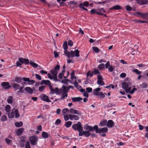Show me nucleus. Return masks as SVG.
Here are the masks:
<instances>
[{
  "mask_svg": "<svg viewBox=\"0 0 148 148\" xmlns=\"http://www.w3.org/2000/svg\"><path fill=\"white\" fill-rule=\"evenodd\" d=\"M72 128L75 130L78 131L79 132V136L84 135L86 137H88L91 134L89 131H86V130L84 131L83 130L81 123L80 122H78L77 124H73L72 126Z\"/></svg>",
  "mask_w": 148,
  "mask_h": 148,
  "instance_id": "nucleus-1",
  "label": "nucleus"
},
{
  "mask_svg": "<svg viewBox=\"0 0 148 148\" xmlns=\"http://www.w3.org/2000/svg\"><path fill=\"white\" fill-rule=\"evenodd\" d=\"M131 84H132L130 82L125 81L122 83V87L126 92H129L130 94H132L135 91L137 90V89L134 86H130Z\"/></svg>",
  "mask_w": 148,
  "mask_h": 148,
  "instance_id": "nucleus-2",
  "label": "nucleus"
},
{
  "mask_svg": "<svg viewBox=\"0 0 148 148\" xmlns=\"http://www.w3.org/2000/svg\"><path fill=\"white\" fill-rule=\"evenodd\" d=\"M60 68V66L57 65L54 69L51 70L50 71V73H48L47 74L48 78L50 79H53L55 82H57L58 80L57 78V74L58 71Z\"/></svg>",
  "mask_w": 148,
  "mask_h": 148,
  "instance_id": "nucleus-3",
  "label": "nucleus"
},
{
  "mask_svg": "<svg viewBox=\"0 0 148 148\" xmlns=\"http://www.w3.org/2000/svg\"><path fill=\"white\" fill-rule=\"evenodd\" d=\"M8 115L9 118H13L15 116L16 118H18L20 116L18 109L13 108L11 112L8 113Z\"/></svg>",
  "mask_w": 148,
  "mask_h": 148,
  "instance_id": "nucleus-4",
  "label": "nucleus"
},
{
  "mask_svg": "<svg viewBox=\"0 0 148 148\" xmlns=\"http://www.w3.org/2000/svg\"><path fill=\"white\" fill-rule=\"evenodd\" d=\"M65 55L69 58L70 57L73 58L75 56L79 57V51L76 49L74 51H66L65 52Z\"/></svg>",
  "mask_w": 148,
  "mask_h": 148,
  "instance_id": "nucleus-5",
  "label": "nucleus"
},
{
  "mask_svg": "<svg viewBox=\"0 0 148 148\" xmlns=\"http://www.w3.org/2000/svg\"><path fill=\"white\" fill-rule=\"evenodd\" d=\"M84 130H86V131H89L90 133V132L93 131L94 129L95 130L96 132V131L97 130H99V129L98 128V127L97 125H95L93 127H92V126L86 125L84 127Z\"/></svg>",
  "mask_w": 148,
  "mask_h": 148,
  "instance_id": "nucleus-6",
  "label": "nucleus"
},
{
  "mask_svg": "<svg viewBox=\"0 0 148 148\" xmlns=\"http://www.w3.org/2000/svg\"><path fill=\"white\" fill-rule=\"evenodd\" d=\"M49 89L52 93L56 94V95H60L61 94L62 92V90L59 89L57 88H56L55 89L53 88L51 86H49Z\"/></svg>",
  "mask_w": 148,
  "mask_h": 148,
  "instance_id": "nucleus-7",
  "label": "nucleus"
},
{
  "mask_svg": "<svg viewBox=\"0 0 148 148\" xmlns=\"http://www.w3.org/2000/svg\"><path fill=\"white\" fill-rule=\"evenodd\" d=\"M97 83L98 84L101 86L103 85L104 84V83L103 81V79L101 75H98L97 76Z\"/></svg>",
  "mask_w": 148,
  "mask_h": 148,
  "instance_id": "nucleus-8",
  "label": "nucleus"
},
{
  "mask_svg": "<svg viewBox=\"0 0 148 148\" xmlns=\"http://www.w3.org/2000/svg\"><path fill=\"white\" fill-rule=\"evenodd\" d=\"M40 99L43 101H45L47 102H50L51 101L49 99V98L46 95L42 94L40 96Z\"/></svg>",
  "mask_w": 148,
  "mask_h": 148,
  "instance_id": "nucleus-9",
  "label": "nucleus"
},
{
  "mask_svg": "<svg viewBox=\"0 0 148 148\" xmlns=\"http://www.w3.org/2000/svg\"><path fill=\"white\" fill-rule=\"evenodd\" d=\"M108 131V129L107 128L104 127L102 128L99 129V130L96 131V133L99 134L102 133H104L107 132Z\"/></svg>",
  "mask_w": 148,
  "mask_h": 148,
  "instance_id": "nucleus-10",
  "label": "nucleus"
},
{
  "mask_svg": "<svg viewBox=\"0 0 148 148\" xmlns=\"http://www.w3.org/2000/svg\"><path fill=\"white\" fill-rule=\"evenodd\" d=\"M37 140V138L36 136H32L29 138V141L32 145H34L36 144Z\"/></svg>",
  "mask_w": 148,
  "mask_h": 148,
  "instance_id": "nucleus-11",
  "label": "nucleus"
},
{
  "mask_svg": "<svg viewBox=\"0 0 148 148\" xmlns=\"http://www.w3.org/2000/svg\"><path fill=\"white\" fill-rule=\"evenodd\" d=\"M69 111L71 114H75L79 115H81V113L79 111L73 108H71L69 110Z\"/></svg>",
  "mask_w": 148,
  "mask_h": 148,
  "instance_id": "nucleus-12",
  "label": "nucleus"
},
{
  "mask_svg": "<svg viewBox=\"0 0 148 148\" xmlns=\"http://www.w3.org/2000/svg\"><path fill=\"white\" fill-rule=\"evenodd\" d=\"M1 85L5 89H8L11 87L9 83L7 82H4L2 83Z\"/></svg>",
  "mask_w": 148,
  "mask_h": 148,
  "instance_id": "nucleus-13",
  "label": "nucleus"
},
{
  "mask_svg": "<svg viewBox=\"0 0 148 148\" xmlns=\"http://www.w3.org/2000/svg\"><path fill=\"white\" fill-rule=\"evenodd\" d=\"M18 61L22 64L23 63L27 64L29 63V60L28 59L23 58H19L18 59Z\"/></svg>",
  "mask_w": 148,
  "mask_h": 148,
  "instance_id": "nucleus-14",
  "label": "nucleus"
},
{
  "mask_svg": "<svg viewBox=\"0 0 148 148\" xmlns=\"http://www.w3.org/2000/svg\"><path fill=\"white\" fill-rule=\"evenodd\" d=\"M69 119L71 120H74L75 121L78 120L79 119V117L77 115L72 114H69Z\"/></svg>",
  "mask_w": 148,
  "mask_h": 148,
  "instance_id": "nucleus-15",
  "label": "nucleus"
},
{
  "mask_svg": "<svg viewBox=\"0 0 148 148\" xmlns=\"http://www.w3.org/2000/svg\"><path fill=\"white\" fill-rule=\"evenodd\" d=\"M24 131V129L23 128H21L18 129L16 131V134L18 136L21 135Z\"/></svg>",
  "mask_w": 148,
  "mask_h": 148,
  "instance_id": "nucleus-16",
  "label": "nucleus"
},
{
  "mask_svg": "<svg viewBox=\"0 0 148 148\" xmlns=\"http://www.w3.org/2000/svg\"><path fill=\"white\" fill-rule=\"evenodd\" d=\"M137 3L140 5L145 4L148 3V0H136Z\"/></svg>",
  "mask_w": 148,
  "mask_h": 148,
  "instance_id": "nucleus-17",
  "label": "nucleus"
},
{
  "mask_svg": "<svg viewBox=\"0 0 148 148\" xmlns=\"http://www.w3.org/2000/svg\"><path fill=\"white\" fill-rule=\"evenodd\" d=\"M101 90V88H97L93 90V94L96 96H99V91Z\"/></svg>",
  "mask_w": 148,
  "mask_h": 148,
  "instance_id": "nucleus-18",
  "label": "nucleus"
},
{
  "mask_svg": "<svg viewBox=\"0 0 148 148\" xmlns=\"http://www.w3.org/2000/svg\"><path fill=\"white\" fill-rule=\"evenodd\" d=\"M50 83H51L50 81L48 80H43L41 81V84H44L48 85L49 88L50 86H51L50 84Z\"/></svg>",
  "mask_w": 148,
  "mask_h": 148,
  "instance_id": "nucleus-19",
  "label": "nucleus"
},
{
  "mask_svg": "<svg viewBox=\"0 0 148 148\" xmlns=\"http://www.w3.org/2000/svg\"><path fill=\"white\" fill-rule=\"evenodd\" d=\"M25 90L28 93L32 94L33 93V91L32 89L29 87H26L25 88Z\"/></svg>",
  "mask_w": 148,
  "mask_h": 148,
  "instance_id": "nucleus-20",
  "label": "nucleus"
},
{
  "mask_svg": "<svg viewBox=\"0 0 148 148\" xmlns=\"http://www.w3.org/2000/svg\"><path fill=\"white\" fill-rule=\"evenodd\" d=\"M114 123V122L112 120H109L107 122V126L109 127H111L113 126Z\"/></svg>",
  "mask_w": 148,
  "mask_h": 148,
  "instance_id": "nucleus-21",
  "label": "nucleus"
},
{
  "mask_svg": "<svg viewBox=\"0 0 148 148\" xmlns=\"http://www.w3.org/2000/svg\"><path fill=\"white\" fill-rule=\"evenodd\" d=\"M121 8V7L118 5H116L110 8V10H119Z\"/></svg>",
  "mask_w": 148,
  "mask_h": 148,
  "instance_id": "nucleus-22",
  "label": "nucleus"
},
{
  "mask_svg": "<svg viewBox=\"0 0 148 148\" xmlns=\"http://www.w3.org/2000/svg\"><path fill=\"white\" fill-rule=\"evenodd\" d=\"M60 90H62V92H67L68 90H69V88H68V87H65L64 85H63L62 87V88L60 89Z\"/></svg>",
  "mask_w": 148,
  "mask_h": 148,
  "instance_id": "nucleus-23",
  "label": "nucleus"
},
{
  "mask_svg": "<svg viewBox=\"0 0 148 148\" xmlns=\"http://www.w3.org/2000/svg\"><path fill=\"white\" fill-rule=\"evenodd\" d=\"M12 87L15 90H17L19 88L20 85L18 84L14 83L12 84Z\"/></svg>",
  "mask_w": 148,
  "mask_h": 148,
  "instance_id": "nucleus-24",
  "label": "nucleus"
},
{
  "mask_svg": "<svg viewBox=\"0 0 148 148\" xmlns=\"http://www.w3.org/2000/svg\"><path fill=\"white\" fill-rule=\"evenodd\" d=\"M141 17L145 19H147L148 17V12H142Z\"/></svg>",
  "mask_w": 148,
  "mask_h": 148,
  "instance_id": "nucleus-25",
  "label": "nucleus"
},
{
  "mask_svg": "<svg viewBox=\"0 0 148 148\" xmlns=\"http://www.w3.org/2000/svg\"><path fill=\"white\" fill-rule=\"evenodd\" d=\"M72 100L74 102L78 101L82 99V98L80 97H73L72 98Z\"/></svg>",
  "mask_w": 148,
  "mask_h": 148,
  "instance_id": "nucleus-26",
  "label": "nucleus"
},
{
  "mask_svg": "<svg viewBox=\"0 0 148 148\" xmlns=\"http://www.w3.org/2000/svg\"><path fill=\"white\" fill-rule=\"evenodd\" d=\"M107 121L106 120H102L101 121L100 123V125L101 126H105L107 124Z\"/></svg>",
  "mask_w": 148,
  "mask_h": 148,
  "instance_id": "nucleus-27",
  "label": "nucleus"
},
{
  "mask_svg": "<svg viewBox=\"0 0 148 148\" xmlns=\"http://www.w3.org/2000/svg\"><path fill=\"white\" fill-rule=\"evenodd\" d=\"M79 90L82 92H84L83 95L84 96L86 97H88V92H85V90L84 89H83L82 88H81Z\"/></svg>",
  "mask_w": 148,
  "mask_h": 148,
  "instance_id": "nucleus-28",
  "label": "nucleus"
},
{
  "mask_svg": "<svg viewBox=\"0 0 148 148\" xmlns=\"http://www.w3.org/2000/svg\"><path fill=\"white\" fill-rule=\"evenodd\" d=\"M13 101V98L12 96L8 97L7 99V101L8 103H12Z\"/></svg>",
  "mask_w": 148,
  "mask_h": 148,
  "instance_id": "nucleus-29",
  "label": "nucleus"
},
{
  "mask_svg": "<svg viewBox=\"0 0 148 148\" xmlns=\"http://www.w3.org/2000/svg\"><path fill=\"white\" fill-rule=\"evenodd\" d=\"M90 12L92 14H95V13H96L99 15H103V14L99 13V12H97L96 10L94 9H93L91 10L90 11Z\"/></svg>",
  "mask_w": 148,
  "mask_h": 148,
  "instance_id": "nucleus-30",
  "label": "nucleus"
},
{
  "mask_svg": "<svg viewBox=\"0 0 148 148\" xmlns=\"http://www.w3.org/2000/svg\"><path fill=\"white\" fill-rule=\"evenodd\" d=\"M72 123V122L71 121H67L65 123V125L66 127L69 128L71 126Z\"/></svg>",
  "mask_w": 148,
  "mask_h": 148,
  "instance_id": "nucleus-31",
  "label": "nucleus"
},
{
  "mask_svg": "<svg viewBox=\"0 0 148 148\" xmlns=\"http://www.w3.org/2000/svg\"><path fill=\"white\" fill-rule=\"evenodd\" d=\"M22 81V79L21 77H16L14 79V81L18 83L21 82Z\"/></svg>",
  "mask_w": 148,
  "mask_h": 148,
  "instance_id": "nucleus-32",
  "label": "nucleus"
},
{
  "mask_svg": "<svg viewBox=\"0 0 148 148\" xmlns=\"http://www.w3.org/2000/svg\"><path fill=\"white\" fill-rule=\"evenodd\" d=\"M11 108V107L10 105H7L5 107V110L7 112H8L10 111Z\"/></svg>",
  "mask_w": 148,
  "mask_h": 148,
  "instance_id": "nucleus-33",
  "label": "nucleus"
},
{
  "mask_svg": "<svg viewBox=\"0 0 148 148\" xmlns=\"http://www.w3.org/2000/svg\"><path fill=\"white\" fill-rule=\"evenodd\" d=\"M63 48L64 49V54L65 55V52L66 51H68L67 50V49H68V46H67V42H64V44L63 45Z\"/></svg>",
  "mask_w": 148,
  "mask_h": 148,
  "instance_id": "nucleus-34",
  "label": "nucleus"
},
{
  "mask_svg": "<svg viewBox=\"0 0 148 148\" xmlns=\"http://www.w3.org/2000/svg\"><path fill=\"white\" fill-rule=\"evenodd\" d=\"M42 136L44 138H47L48 137V134L46 132H43L42 133Z\"/></svg>",
  "mask_w": 148,
  "mask_h": 148,
  "instance_id": "nucleus-35",
  "label": "nucleus"
},
{
  "mask_svg": "<svg viewBox=\"0 0 148 148\" xmlns=\"http://www.w3.org/2000/svg\"><path fill=\"white\" fill-rule=\"evenodd\" d=\"M106 94L105 93H103L102 92H100L99 94V96H100V98L103 99L105 97V95Z\"/></svg>",
  "mask_w": 148,
  "mask_h": 148,
  "instance_id": "nucleus-36",
  "label": "nucleus"
},
{
  "mask_svg": "<svg viewBox=\"0 0 148 148\" xmlns=\"http://www.w3.org/2000/svg\"><path fill=\"white\" fill-rule=\"evenodd\" d=\"M62 94V97L61 98V99L63 100L64 99H65V97H67V92H62V93H61Z\"/></svg>",
  "mask_w": 148,
  "mask_h": 148,
  "instance_id": "nucleus-37",
  "label": "nucleus"
},
{
  "mask_svg": "<svg viewBox=\"0 0 148 148\" xmlns=\"http://www.w3.org/2000/svg\"><path fill=\"white\" fill-rule=\"evenodd\" d=\"M92 49L94 51L97 53H98L99 51V49L97 47H93Z\"/></svg>",
  "mask_w": 148,
  "mask_h": 148,
  "instance_id": "nucleus-38",
  "label": "nucleus"
},
{
  "mask_svg": "<svg viewBox=\"0 0 148 148\" xmlns=\"http://www.w3.org/2000/svg\"><path fill=\"white\" fill-rule=\"evenodd\" d=\"M45 88V86H40L38 87V90L41 92H42L43 91L44 89Z\"/></svg>",
  "mask_w": 148,
  "mask_h": 148,
  "instance_id": "nucleus-39",
  "label": "nucleus"
},
{
  "mask_svg": "<svg viewBox=\"0 0 148 148\" xmlns=\"http://www.w3.org/2000/svg\"><path fill=\"white\" fill-rule=\"evenodd\" d=\"M69 111V110L67 108L63 109L62 111V113L63 115L66 114L67 112Z\"/></svg>",
  "mask_w": 148,
  "mask_h": 148,
  "instance_id": "nucleus-40",
  "label": "nucleus"
},
{
  "mask_svg": "<svg viewBox=\"0 0 148 148\" xmlns=\"http://www.w3.org/2000/svg\"><path fill=\"white\" fill-rule=\"evenodd\" d=\"M132 71L133 72L135 73L136 74L139 75H140L141 73V72L140 71L136 69H133L132 70Z\"/></svg>",
  "mask_w": 148,
  "mask_h": 148,
  "instance_id": "nucleus-41",
  "label": "nucleus"
},
{
  "mask_svg": "<svg viewBox=\"0 0 148 148\" xmlns=\"http://www.w3.org/2000/svg\"><path fill=\"white\" fill-rule=\"evenodd\" d=\"M23 123L22 122L19 123L16 122L15 123V125L16 127H19L23 125Z\"/></svg>",
  "mask_w": 148,
  "mask_h": 148,
  "instance_id": "nucleus-42",
  "label": "nucleus"
},
{
  "mask_svg": "<svg viewBox=\"0 0 148 148\" xmlns=\"http://www.w3.org/2000/svg\"><path fill=\"white\" fill-rule=\"evenodd\" d=\"M7 120V118L6 116L3 115L2 116L1 119V120L2 121H5Z\"/></svg>",
  "mask_w": 148,
  "mask_h": 148,
  "instance_id": "nucleus-43",
  "label": "nucleus"
},
{
  "mask_svg": "<svg viewBox=\"0 0 148 148\" xmlns=\"http://www.w3.org/2000/svg\"><path fill=\"white\" fill-rule=\"evenodd\" d=\"M30 64L34 68H36L38 66V65L34 63V62H30Z\"/></svg>",
  "mask_w": 148,
  "mask_h": 148,
  "instance_id": "nucleus-44",
  "label": "nucleus"
},
{
  "mask_svg": "<svg viewBox=\"0 0 148 148\" xmlns=\"http://www.w3.org/2000/svg\"><path fill=\"white\" fill-rule=\"evenodd\" d=\"M105 65L103 64H99L98 66V68L100 70L103 69L104 68Z\"/></svg>",
  "mask_w": 148,
  "mask_h": 148,
  "instance_id": "nucleus-45",
  "label": "nucleus"
},
{
  "mask_svg": "<svg viewBox=\"0 0 148 148\" xmlns=\"http://www.w3.org/2000/svg\"><path fill=\"white\" fill-rule=\"evenodd\" d=\"M35 83V81L34 80H30V79L28 82V84L29 85H32Z\"/></svg>",
  "mask_w": 148,
  "mask_h": 148,
  "instance_id": "nucleus-46",
  "label": "nucleus"
},
{
  "mask_svg": "<svg viewBox=\"0 0 148 148\" xmlns=\"http://www.w3.org/2000/svg\"><path fill=\"white\" fill-rule=\"evenodd\" d=\"M93 75V72H91L90 71H89L86 74L87 77L92 76Z\"/></svg>",
  "mask_w": 148,
  "mask_h": 148,
  "instance_id": "nucleus-47",
  "label": "nucleus"
},
{
  "mask_svg": "<svg viewBox=\"0 0 148 148\" xmlns=\"http://www.w3.org/2000/svg\"><path fill=\"white\" fill-rule=\"evenodd\" d=\"M114 66H112L110 65L108 68V70L109 71L112 72L114 70Z\"/></svg>",
  "mask_w": 148,
  "mask_h": 148,
  "instance_id": "nucleus-48",
  "label": "nucleus"
},
{
  "mask_svg": "<svg viewBox=\"0 0 148 148\" xmlns=\"http://www.w3.org/2000/svg\"><path fill=\"white\" fill-rule=\"evenodd\" d=\"M74 84L75 87H76L77 88H79L80 89L82 88H81V87L80 86H78V83L77 81L76 80L74 82Z\"/></svg>",
  "mask_w": 148,
  "mask_h": 148,
  "instance_id": "nucleus-49",
  "label": "nucleus"
},
{
  "mask_svg": "<svg viewBox=\"0 0 148 148\" xmlns=\"http://www.w3.org/2000/svg\"><path fill=\"white\" fill-rule=\"evenodd\" d=\"M64 71V70H63L62 73H59L58 75V77L59 79H61L62 78V76L63 75V72Z\"/></svg>",
  "mask_w": 148,
  "mask_h": 148,
  "instance_id": "nucleus-50",
  "label": "nucleus"
},
{
  "mask_svg": "<svg viewBox=\"0 0 148 148\" xmlns=\"http://www.w3.org/2000/svg\"><path fill=\"white\" fill-rule=\"evenodd\" d=\"M64 119L65 121L68 120L69 119V115H68L67 114H65L64 115Z\"/></svg>",
  "mask_w": 148,
  "mask_h": 148,
  "instance_id": "nucleus-51",
  "label": "nucleus"
},
{
  "mask_svg": "<svg viewBox=\"0 0 148 148\" xmlns=\"http://www.w3.org/2000/svg\"><path fill=\"white\" fill-rule=\"evenodd\" d=\"M141 86L142 88H144L147 87L148 86V85L147 84L145 83H143L141 84Z\"/></svg>",
  "mask_w": 148,
  "mask_h": 148,
  "instance_id": "nucleus-52",
  "label": "nucleus"
},
{
  "mask_svg": "<svg viewBox=\"0 0 148 148\" xmlns=\"http://www.w3.org/2000/svg\"><path fill=\"white\" fill-rule=\"evenodd\" d=\"M92 89L91 88L88 87L86 88V91L88 93L91 92L92 91Z\"/></svg>",
  "mask_w": 148,
  "mask_h": 148,
  "instance_id": "nucleus-53",
  "label": "nucleus"
},
{
  "mask_svg": "<svg viewBox=\"0 0 148 148\" xmlns=\"http://www.w3.org/2000/svg\"><path fill=\"white\" fill-rule=\"evenodd\" d=\"M110 65L109 61H108L105 64V66L106 68L107 69L109 68Z\"/></svg>",
  "mask_w": 148,
  "mask_h": 148,
  "instance_id": "nucleus-54",
  "label": "nucleus"
},
{
  "mask_svg": "<svg viewBox=\"0 0 148 148\" xmlns=\"http://www.w3.org/2000/svg\"><path fill=\"white\" fill-rule=\"evenodd\" d=\"M35 76L37 79H38L39 80H41L42 79L40 75L37 74H35Z\"/></svg>",
  "mask_w": 148,
  "mask_h": 148,
  "instance_id": "nucleus-55",
  "label": "nucleus"
},
{
  "mask_svg": "<svg viewBox=\"0 0 148 148\" xmlns=\"http://www.w3.org/2000/svg\"><path fill=\"white\" fill-rule=\"evenodd\" d=\"M25 148H31L30 146L29 143V142H27L25 144Z\"/></svg>",
  "mask_w": 148,
  "mask_h": 148,
  "instance_id": "nucleus-56",
  "label": "nucleus"
},
{
  "mask_svg": "<svg viewBox=\"0 0 148 148\" xmlns=\"http://www.w3.org/2000/svg\"><path fill=\"white\" fill-rule=\"evenodd\" d=\"M99 11L100 12L99 13H101L102 14V12L105 13L106 12L105 10H104L103 8H101L99 9Z\"/></svg>",
  "mask_w": 148,
  "mask_h": 148,
  "instance_id": "nucleus-57",
  "label": "nucleus"
},
{
  "mask_svg": "<svg viewBox=\"0 0 148 148\" xmlns=\"http://www.w3.org/2000/svg\"><path fill=\"white\" fill-rule=\"evenodd\" d=\"M79 7H80V8H82V9H84L85 10H86V11H88V10L86 8H84L83 6V4H82V3H81L80 4H79Z\"/></svg>",
  "mask_w": 148,
  "mask_h": 148,
  "instance_id": "nucleus-58",
  "label": "nucleus"
},
{
  "mask_svg": "<svg viewBox=\"0 0 148 148\" xmlns=\"http://www.w3.org/2000/svg\"><path fill=\"white\" fill-rule=\"evenodd\" d=\"M120 76L121 77L124 78L126 76V74L125 73H123L120 74Z\"/></svg>",
  "mask_w": 148,
  "mask_h": 148,
  "instance_id": "nucleus-59",
  "label": "nucleus"
},
{
  "mask_svg": "<svg viewBox=\"0 0 148 148\" xmlns=\"http://www.w3.org/2000/svg\"><path fill=\"white\" fill-rule=\"evenodd\" d=\"M142 12H137L134 14V15L136 16H141V15H142Z\"/></svg>",
  "mask_w": 148,
  "mask_h": 148,
  "instance_id": "nucleus-60",
  "label": "nucleus"
},
{
  "mask_svg": "<svg viewBox=\"0 0 148 148\" xmlns=\"http://www.w3.org/2000/svg\"><path fill=\"white\" fill-rule=\"evenodd\" d=\"M5 141L6 143L8 145L10 144L12 142L11 140H10L7 138H6L5 139Z\"/></svg>",
  "mask_w": 148,
  "mask_h": 148,
  "instance_id": "nucleus-61",
  "label": "nucleus"
},
{
  "mask_svg": "<svg viewBox=\"0 0 148 148\" xmlns=\"http://www.w3.org/2000/svg\"><path fill=\"white\" fill-rule=\"evenodd\" d=\"M61 121L60 119H57L56 121L55 124L56 125H58L61 123Z\"/></svg>",
  "mask_w": 148,
  "mask_h": 148,
  "instance_id": "nucleus-62",
  "label": "nucleus"
},
{
  "mask_svg": "<svg viewBox=\"0 0 148 148\" xmlns=\"http://www.w3.org/2000/svg\"><path fill=\"white\" fill-rule=\"evenodd\" d=\"M83 4V6L84 5L86 6H88L89 5L88 2V1H86L84 2L83 3H82Z\"/></svg>",
  "mask_w": 148,
  "mask_h": 148,
  "instance_id": "nucleus-63",
  "label": "nucleus"
},
{
  "mask_svg": "<svg viewBox=\"0 0 148 148\" xmlns=\"http://www.w3.org/2000/svg\"><path fill=\"white\" fill-rule=\"evenodd\" d=\"M70 80H68V79H64V80H62L61 82L62 83H64V84H67V82L68 81H69Z\"/></svg>",
  "mask_w": 148,
  "mask_h": 148,
  "instance_id": "nucleus-64",
  "label": "nucleus"
}]
</instances>
